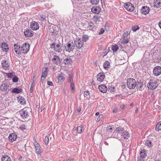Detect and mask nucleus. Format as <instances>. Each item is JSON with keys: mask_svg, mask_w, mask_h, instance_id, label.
Returning <instances> with one entry per match:
<instances>
[{"mask_svg": "<svg viewBox=\"0 0 161 161\" xmlns=\"http://www.w3.org/2000/svg\"><path fill=\"white\" fill-rule=\"evenodd\" d=\"M151 142L150 141L147 140L145 142V144L148 147H150L151 146Z\"/></svg>", "mask_w": 161, "mask_h": 161, "instance_id": "43", "label": "nucleus"}, {"mask_svg": "<svg viewBox=\"0 0 161 161\" xmlns=\"http://www.w3.org/2000/svg\"><path fill=\"white\" fill-rule=\"evenodd\" d=\"M129 42V39L127 38H124L123 40V42L125 44Z\"/></svg>", "mask_w": 161, "mask_h": 161, "instance_id": "50", "label": "nucleus"}, {"mask_svg": "<svg viewBox=\"0 0 161 161\" xmlns=\"http://www.w3.org/2000/svg\"><path fill=\"white\" fill-rule=\"evenodd\" d=\"M94 27V25L93 23L92 22H90L87 27V29L89 30H92L93 29Z\"/></svg>", "mask_w": 161, "mask_h": 161, "instance_id": "34", "label": "nucleus"}, {"mask_svg": "<svg viewBox=\"0 0 161 161\" xmlns=\"http://www.w3.org/2000/svg\"><path fill=\"white\" fill-rule=\"evenodd\" d=\"M122 137H123L124 139H127L129 137V133L126 131H124L121 135Z\"/></svg>", "mask_w": 161, "mask_h": 161, "instance_id": "30", "label": "nucleus"}, {"mask_svg": "<svg viewBox=\"0 0 161 161\" xmlns=\"http://www.w3.org/2000/svg\"><path fill=\"white\" fill-rule=\"evenodd\" d=\"M71 62L70 58H66L63 61V63L65 64H68Z\"/></svg>", "mask_w": 161, "mask_h": 161, "instance_id": "32", "label": "nucleus"}, {"mask_svg": "<svg viewBox=\"0 0 161 161\" xmlns=\"http://www.w3.org/2000/svg\"><path fill=\"white\" fill-rule=\"evenodd\" d=\"M154 75L157 76L161 73V67L160 66H156L154 68L153 70Z\"/></svg>", "mask_w": 161, "mask_h": 161, "instance_id": "11", "label": "nucleus"}, {"mask_svg": "<svg viewBox=\"0 0 161 161\" xmlns=\"http://www.w3.org/2000/svg\"><path fill=\"white\" fill-rule=\"evenodd\" d=\"M101 116V115H100L99 117H98L97 119L96 120V121L98 122L100 120V117Z\"/></svg>", "mask_w": 161, "mask_h": 161, "instance_id": "61", "label": "nucleus"}, {"mask_svg": "<svg viewBox=\"0 0 161 161\" xmlns=\"http://www.w3.org/2000/svg\"><path fill=\"white\" fill-rule=\"evenodd\" d=\"M136 82L135 79L130 78L127 80V85L130 89H134L136 86Z\"/></svg>", "mask_w": 161, "mask_h": 161, "instance_id": "4", "label": "nucleus"}, {"mask_svg": "<svg viewBox=\"0 0 161 161\" xmlns=\"http://www.w3.org/2000/svg\"><path fill=\"white\" fill-rule=\"evenodd\" d=\"M2 67L5 70H9V65L7 60H3L2 62Z\"/></svg>", "mask_w": 161, "mask_h": 161, "instance_id": "12", "label": "nucleus"}, {"mask_svg": "<svg viewBox=\"0 0 161 161\" xmlns=\"http://www.w3.org/2000/svg\"><path fill=\"white\" fill-rule=\"evenodd\" d=\"M19 79L16 76H14L13 78L12 79V80L13 82H17L18 81Z\"/></svg>", "mask_w": 161, "mask_h": 161, "instance_id": "45", "label": "nucleus"}, {"mask_svg": "<svg viewBox=\"0 0 161 161\" xmlns=\"http://www.w3.org/2000/svg\"><path fill=\"white\" fill-rule=\"evenodd\" d=\"M101 10V8L98 6H94L91 9L92 12L93 13L98 14L100 12Z\"/></svg>", "mask_w": 161, "mask_h": 161, "instance_id": "15", "label": "nucleus"}, {"mask_svg": "<svg viewBox=\"0 0 161 161\" xmlns=\"http://www.w3.org/2000/svg\"><path fill=\"white\" fill-rule=\"evenodd\" d=\"M42 75L41 78H45L47 75V73L48 71V69L47 67H45L42 70Z\"/></svg>", "mask_w": 161, "mask_h": 161, "instance_id": "24", "label": "nucleus"}, {"mask_svg": "<svg viewBox=\"0 0 161 161\" xmlns=\"http://www.w3.org/2000/svg\"><path fill=\"white\" fill-rule=\"evenodd\" d=\"M83 130V129L82 126H80L77 127V131L78 133H81Z\"/></svg>", "mask_w": 161, "mask_h": 161, "instance_id": "39", "label": "nucleus"}, {"mask_svg": "<svg viewBox=\"0 0 161 161\" xmlns=\"http://www.w3.org/2000/svg\"><path fill=\"white\" fill-rule=\"evenodd\" d=\"M31 28L33 30H36L39 28L38 23L35 21H32L31 23Z\"/></svg>", "mask_w": 161, "mask_h": 161, "instance_id": "14", "label": "nucleus"}, {"mask_svg": "<svg viewBox=\"0 0 161 161\" xmlns=\"http://www.w3.org/2000/svg\"><path fill=\"white\" fill-rule=\"evenodd\" d=\"M140 158H143L147 156V154L145 150H143L140 152Z\"/></svg>", "mask_w": 161, "mask_h": 161, "instance_id": "31", "label": "nucleus"}, {"mask_svg": "<svg viewBox=\"0 0 161 161\" xmlns=\"http://www.w3.org/2000/svg\"><path fill=\"white\" fill-rule=\"evenodd\" d=\"M46 16L45 15H42L41 16V20L42 21H44L45 19Z\"/></svg>", "mask_w": 161, "mask_h": 161, "instance_id": "51", "label": "nucleus"}, {"mask_svg": "<svg viewBox=\"0 0 161 161\" xmlns=\"http://www.w3.org/2000/svg\"><path fill=\"white\" fill-rule=\"evenodd\" d=\"M47 85H48L49 86H53V83L51 81H47Z\"/></svg>", "mask_w": 161, "mask_h": 161, "instance_id": "57", "label": "nucleus"}, {"mask_svg": "<svg viewBox=\"0 0 161 161\" xmlns=\"http://www.w3.org/2000/svg\"><path fill=\"white\" fill-rule=\"evenodd\" d=\"M85 95H89V92L88 91H86L84 92Z\"/></svg>", "mask_w": 161, "mask_h": 161, "instance_id": "58", "label": "nucleus"}, {"mask_svg": "<svg viewBox=\"0 0 161 161\" xmlns=\"http://www.w3.org/2000/svg\"><path fill=\"white\" fill-rule=\"evenodd\" d=\"M51 60L53 63L56 65H58L61 63V60L59 57L56 55H54Z\"/></svg>", "mask_w": 161, "mask_h": 161, "instance_id": "13", "label": "nucleus"}, {"mask_svg": "<svg viewBox=\"0 0 161 161\" xmlns=\"http://www.w3.org/2000/svg\"><path fill=\"white\" fill-rule=\"evenodd\" d=\"M14 50L16 53L18 54H19L22 53L21 51V47L20 46L16 44L14 45Z\"/></svg>", "mask_w": 161, "mask_h": 161, "instance_id": "23", "label": "nucleus"}, {"mask_svg": "<svg viewBox=\"0 0 161 161\" xmlns=\"http://www.w3.org/2000/svg\"><path fill=\"white\" fill-rule=\"evenodd\" d=\"M9 84L6 83H3L0 86V90L2 92H8L9 90Z\"/></svg>", "mask_w": 161, "mask_h": 161, "instance_id": "7", "label": "nucleus"}, {"mask_svg": "<svg viewBox=\"0 0 161 161\" xmlns=\"http://www.w3.org/2000/svg\"><path fill=\"white\" fill-rule=\"evenodd\" d=\"M158 25H159V27L161 29V20H160L159 21V22L158 23Z\"/></svg>", "mask_w": 161, "mask_h": 161, "instance_id": "62", "label": "nucleus"}, {"mask_svg": "<svg viewBox=\"0 0 161 161\" xmlns=\"http://www.w3.org/2000/svg\"><path fill=\"white\" fill-rule=\"evenodd\" d=\"M58 28L55 25L51 24L48 27L47 31L52 36H55L58 33Z\"/></svg>", "mask_w": 161, "mask_h": 161, "instance_id": "2", "label": "nucleus"}, {"mask_svg": "<svg viewBox=\"0 0 161 161\" xmlns=\"http://www.w3.org/2000/svg\"><path fill=\"white\" fill-rule=\"evenodd\" d=\"M50 47L55 52L58 53H60L63 51L64 49L62 45L60 42L58 43H53L50 44Z\"/></svg>", "mask_w": 161, "mask_h": 161, "instance_id": "1", "label": "nucleus"}, {"mask_svg": "<svg viewBox=\"0 0 161 161\" xmlns=\"http://www.w3.org/2000/svg\"><path fill=\"white\" fill-rule=\"evenodd\" d=\"M157 131L161 130V121H160L156 125L155 128Z\"/></svg>", "mask_w": 161, "mask_h": 161, "instance_id": "35", "label": "nucleus"}, {"mask_svg": "<svg viewBox=\"0 0 161 161\" xmlns=\"http://www.w3.org/2000/svg\"><path fill=\"white\" fill-rule=\"evenodd\" d=\"M19 129L22 131H24L26 129L25 126V125H21L19 126Z\"/></svg>", "mask_w": 161, "mask_h": 161, "instance_id": "44", "label": "nucleus"}, {"mask_svg": "<svg viewBox=\"0 0 161 161\" xmlns=\"http://www.w3.org/2000/svg\"><path fill=\"white\" fill-rule=\"evenodd\" d=\"M110 66V63L108 61H106L103 64V67L105 69L109 68Z\"/></svg>", "mask_w": 161, "mask_h": 161, "instance_id": "33", "label": "nucleus"}, {"mask_svg": "<svg viewBox=\"0 0 161 161\" xmlns=\"http://www.w3.org/2000/svg\"><path fill=\"white\" fill-rule=\"evenodd\" d=\"M17 138V136L15 133L10 134L8 136L9 141L11 142H13L15 141Z\"/></svg>", "mask_w": 161, "mask_h": 161, "instance_id": "19", "label": "nucleus"}, {"mask_svg": "<svg viewBox=\"0 0 161 161\" xmlns=\"http://www.w3.org/2000/svg\"><path fill=\"white\" fill-rule=\"evenodd\" d=\"M35 80L33 79V82L31 84V87H33L34 86V84L35 83Z\"/></svg>", "mask_w": 161, "mask_h": 161, "instance_id": "56", "label": "nucleus"}, {"mask_svg": "<svg viewBox=\"0 0 161 161\" xmlns=\"http://www.w3.org/2000/svg\"><path fill=\"white\" fill-rule=\"evenodd\" d=\"M75 46L78 49H80L81 48L83 45V42L80 39H77L74 42Z\"/></svg>", "mask_w": 161, "mask_h": 161, "instance_id": "10", "label": "nucleus"}, {"mask_svg": "<svg viewBox=\"0 0 161 161\" xmlns=\"http://www.w3.org/2000/svg\"><path fill=\"white\" fill-rule=\"evenodd\" d=\"M105 75L103 73H100L98 74L97 76V80L99 81L102 82L104 79Z\"/></svg>", "mask_w": 161, "mask_h": 161, "instance_id": "21", "label": "nucleus"}, {"mask_svg": "<svg viewBox=\"0 0 161 161\" xmlns=\"http://www.w3.org/2000/svg\"><path fill=\"white\" fill-rule=\"evenodd\" d=\"M7 47H8V46L7 43L5 42H3L1 45V47L2 48Z\"/></svg>", "mask_w": 161, "mask_h": 161, "instance_id": "46", "label": "nucleus"}, {"mask_svg": "<svg viewBox=\"0 0 161 161\" xmlns=\"http://www.w3.org/2000/svg\"><path fill=\"white\" fill-rule=\"evenodd\" d=\"M91 3L92 4L97 5L99 2V0H90Z\"/></svg>", "mask_w": 161, "mask_h": 161, "instance_id": "41", "label": "nucleus"}, {"mask_svg": "<svg viewBox=\"0 0 161 161\" xmlns=\"http://www.w3.org/2000/svg\"><path fill=\"white\" fill-rule=\"evenodd\" d=\"M64 75L62 73H60L58 74L57 76V79H58V82H62L65 79Z\"/></svg>", "mask_w": 161, "mask_h": 161, "instance_id": "16", "label": "nucleus"}, {"mask_svg": "<svg viewBox=\"0 0 161 161\" xmlns=\"http://www.w3.org/2000/svg\"><path fill=\"white\" fill-rule=\"evenodd\" d=\"M64 49L63 50L64 53H70L73 51L75 49V45L73 42L71 43H67L64 46Z\"/></svg>", "mask_w": 161, "mask_h": 161, "instance_id": "3", "label": "nucleus"}, {"mask_svg": "<svg viewBox=\"0 0 161 161\" xmlns=\"http://www.w3.org/2000/svg\"><path fill=\"white\" fill-rule=\"evenodd\" d=\"M124 7L128 11H132L134 9V6L130 3L128 2L125 3Z\"/></svg>", "mask_w": 161, "mask_h": 161, "instance_id": "9", "label": "nucleus"}, {"mask_svg": "<svg viewBox=\"0 0 161 161\" xmlns=\"http://www.w3.org/2000/svg\"><path fill=\"white\" fill-rule=\"evenodd\" d=\"M93 20L96 23L100 21L99 17L98 16V15L94 16L93 18Z\"/></svg>", "mask_w": 161, "mask_h": 161, "instance_id": "42", "label": "nucleus"}, {"mask_svg": "<svg viewBox=\"0 0 161 161\" xmlns=\"http://www.w3.org/2000/svg\"><path fill=\"white\" fill-rule=\"evenodd\" d=\"M82 39V41L83 42H86L89 39V36L86 35H84L83 36Z\"/></svg>", "mask_w": 161, "mask_h": 161, "instance_id": "38", "label": "nucleus"}, {"mask_svg": "<svg viewBox=\"0 0 161 161\" xmlns=\"http://www.w3.org/2000/svg\"><path fill=\"white\" fill-rule=\"evenodd\" d=\"M114 87H110L109 88V90H110L111 92H113L114 91Z\"/></svg>", "mask_w": 161, "mask_h": 161, "instance_id": "53", "label": "nucleus"}, {"mask_svg": "<svg viewBox=\"0 0 161 161\" xmlns=\"http://www.w3.org/2000/svg\"><path fill=\"white\" fill-rule=\"evenodd\" d=\"M112 130V128L111 127H110V128H108L107 129V131H109L110 132H111V131H110V130Z\"/></svg>", "mask_w": 161, "mask_h": 161, "instance_id": "64", "label": "nucleus"}, {"mask_svg": "<svg viewBox=\"0 0 161 161\" xmlns=\"http://www.w3.org/2000/svg\"><path fill=\"white\" fill-rule=\"evenodd\" d=\"M49 139L47 136H46L45 138V142L46 145H47L49 143Z\"/></svg>", "mask_w": 161, "mask_h": 161, "instance_id": "47", "label": "nucleus"}, {"mask_svg": "<svg viewBox=\"0 0 161 161\" xmlns=\"http://www.w3.org/2000/svg\"><path fill=\"white\" fill-rule=\"evenodd\" d=\"M19 113L22 118H26L29 116V111L26 108H24L19 111Z\"/></svg>", "mask_w": 161, "mask_h": 161, "instance_id": "6", "label": "nucleus"}, {"mask_svg": "<svg viewBox=\"0 0 161 161\" xmlns=\"http://www.w3.org/2000/svg\"><path fill=\"white\" fill-rule=\"evenodd\" d=\"M1 160L2 161H11L10 158L6 155L3 156Z\"/></svg>", "mask_w": 161, "mask_h": 161, "instance_id": "27", "label": "nucleus"}, {"mask_svg": "<svg viewBox=\"0 0 161 161\" xmlns=\"http://www.w3.org/2000/svg\"><path fill=\"white\" fill-rule=\"evenodd\" d=\"M81 110V108L80 107H79L77 109V111L78 112H80Z\"/></svg>", "mask_w": 161, "mask_h": 161, "instance_id": "63", "label": "nucleus"}, {"mask_svg": "<svg viewBox=\"0 0 161 161\" xmlns=\"http://www.w3.org/2000/svg\"><path fill=\"white\" fill-rule=\"evenodd\" d=\"M6 75L8 78H11L13 76V74L11 73H6Z\"/></svg>", "mask_w": 161, "mask_h": 161, "instance_id": "48", "label": "nucleus"}, {"mask_svg": "<svg viewBox=\"0 0 161 161\" xmlns=\"http://www.w3.org/2000/svg\"><path fill=\"white\" fill-rule=\"evenodd\" d=\"M112 49L114 53H115L119 49V47L117 45H115L112 46Z\"/></svg>", "mask_w": 161, "mask_h": 161, "instance_id": "36", "label": "nucleus"}, {"mask_svg": "<svg viewBox=\"0 0 161 161\" xmlns=\"http://www.w3.org/2000/svg\"><path fill=\"white\" fill-rule=\"evenodd\" d=\"M104 29L103 28H101L100 30V31L99 32V34H103L104 32Z\"/></svg>", "mask_w": 161, "mask_h": 161, "instance_id": "54", "label": "nucleus"}, {"mask_svg": "<svg viewBox=\"0 0 161 161\" xmlns=\"http://www.w3.org/2000/svg\"><path fill=\"white\" fill-rule=\"evenodd\" d=\"M33 87H31V86L30 88V91L31 93H32L33 92Z\"/></svg>", "mask_w": 161, "mask_h": 161, "instance_id": "60", "label": "nucleus"}, {"mask_svg": "<svg viewBox=\"0 0 161 161\" xmlns=\"http://www.w3.org/2000/svg\"><path fill=\"white\" fill-rule=\"evenodd\" d=\"M36 143L34 144L36 152L37 154H40L42 152L41 149V146L37 142Z\"/></svg>", "mask_w": 161, "mask_h": 161, "instance_id": "18", "label": "nucleus"}, {"mask_svg": "<svg viewBox=\"0 0 161 161\" xmlns=\"http://www.w3.org/2000/svg\"><path fill=\"white\" fill-rule=\"evenodd\" d=\"M150 8L149 7L147 6H143L142 7L141 12V13L144 14V15H146L149 12Z\"/></svg>", "mask_w": 161, "mask_h": 161, "instance_id": "17", "label": "nucleus"}, {"mask_svg": "<svg viewBox=\"0 0 161 161\" xmlns=\"http://www.w3.org/2000/svg\"><path fill=\"white\" fill-rule=\"evenodd\" d=\"M24 33L25 36L27 37L32 36L33 35L32 31L30 29H26L24 31Z\"/></svg>", "mask_w": 161, "mask_h": 161, "instance_id": "20", "label": "nucleus"}, {"mask_svg": "<svg viewBox=\"0 0 161 161\" xmlns=\"http://www.w3.org/2000/svg\"><path fill=\"white\" fill-rule=\"evenodd\" d=\"M161 3L159 0H155L153 3V6L156 7L157 8H158L160 6V4Z\"/></svg>", "mask_w": 161, "mask_h": 161, "instance_id": "29", "label": "nucleus"}, {"mask_svg": "<svg viewBox=\"0 0 161 161\" xmlns=\"http://www.w3.org/2000/svg\"><path fill=\"white\" fill-rule=\"evenodd\" d=\"M2 50L3 51H5L6 52H7L8 51V47H4L3 48H2Z\"/></svg>", "mask_w": 161, "mask_h": 161, "instance_id": "49", "label": "nucleus"}, {"mask_svg": "<svg viewBox=\"0 0 161 161\" xmlns=\"http://www.w3.org/2000/svg\"><path fill=\"white\" fill-rule=\"evenodd\" d=\"M115 132L118 133H120L122 134L124 131V129L121 127H119L117 128L116 130L114 131Z\"/></svg>", "mask_w": 161, "mask_h": 161, "instance_id": "28", "label": "nucleus"}, {"mask_svg": "<svg viewBox=\"0 0 161 161\" xmlns=\"http://www.w3.org/2000/svg\"><path fill=\"white\" fill-rule=\"evenodd\" d=\"M136 86L137 87L140 88V90H141L143 85L142 82L141 81H138L136 82Z\"/></svg>", "mask_w": 161, "mask_h": 161, "instance_id": "37", "label": "nucleus"}, {"mask_svg": "<svg viewBox=\"0 0 161 161\" xmlns=\"http://www.w3.org/2000/svg\"><path fill=\"white\" fill-rule=\"evenodd\" d=\"M30 48V45L27 43L23 44L21 47V51L22 53H26L29 51Z\"/></svg>", "mask_w": 161, "mask_h": 161, "instance_id": "8", "label": "nucleus"}, {"mask_svg": "<svg viewBox=\"0 0 161 161\" xmlns=\"http://www.w3.org/2000/svg\"><path fill=\"white\" fill-rule=\"evenodd\" d=\"M22 89L19 87L15 88L12 91V93H19L22 92Z\"/></svg>", "mask_w": 161, "mask_h": 161, "instance_id": "26", "label": "nucleus"}, {"mask_svg": "<svg viewBox=\"0 0 161 161\" xmlns=\"http://www.w3.org/2000/svg\"><path fill=\"white\" fill-rule=\"evenodd\" d=\"M139 27L138 25H135L132 27V29L134 31H136L139 30Z\"/></svg>", "mask_w": 161, "mask_h": 161, "instance_id": "40", "label": "nucleus"}, {"mask_svg": "<svg viewBox=\"0 0 161 161\" xmlns=\"http://www.w3.org/2000/svg\"><path fill=\"white\" fill-rule=\"evenodd\" d=\"M158 86V83L156 80H150V81L147 84V86L148 88L150 90H154Z\"/></svg>", "mask_w": 161, "mask_h": 161, "instance_id": "5", "label": "nucleus"}, {"mask_svg": "<svg viewBox=\"0 0 161 161\" xmlns=\"http://www.w3.org/2000/svg\"><path fill=\"white\" fill-rule=\"evenodd\" d=\"M69 81L70 82H73V77L70 75H69Z\"/></svg>", "mask_w": 161, "mask_h": 161, "instance_id": "55", "label": "nucleus"}, {"mask_svg": "<svg viewBox=\"0 0 161 161\" xmlns=\"http://www.w3.org/2000/svg\"><path fill=\"white\" fill-rule=\"evenodd\" d=\"M74 86L73 82H70V87L71 88L72 90H74Z\"/></svg>", "mask_w": 161, "mask_h": 161, "instance_id": "52", "label": "nucleus"}, {"mask_svg": "<svg viewBox=\"0 0 161 161\" xmlns=\"http://www.w3.org/2000/svg\"><path fill=\"white\" fill-rule=\"evenodd\" d=\"M137 161H144V160L143 158H139L138 159Z\"/></svg>", "mask_w": 161, "mask_h": 161, "instance_id": "59", "label": "nucleus"}, {"mask_svg": "<svg viewBox=\"0 0 161 161\" xmlns=\"http://www.w3.org/2000/svg\"><path fill=\"white\" fill-rule=\"evenodd\" d=\"M99 90L102 93H105L107 91V88L105 85H101L98 86Z\"/></svg>", "mask_w": 161, "mask_h": 161, "instance_id": "22", "label": "nucleus"}, {"mask_svg": "<svg viewBox=\"0 0 161 161\" xmlns=\"http://www.w3.org/2000/svg\"><path fill=\"white\" fill-rule=\"evenodd\" d=\"M19 102L21 104H24L25 103L26 100L22 96H19L18 97Z\"/></svg>", "mask_w": 161, "mask_h": 161, "instance_id": "25", "label": "nucleus"}]
</instances>
